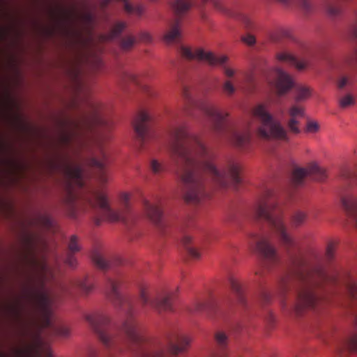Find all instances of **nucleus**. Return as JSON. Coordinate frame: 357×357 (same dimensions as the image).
I'll use <instances>...</instances> for the list:
<instances>
[{
  "label": "nucleus",
  "instance_id": "f257e3e1",
  "mask_svg": "<svg viewBox=\"0 0 357 357\" xmlns=\"http://www.w3.org/2000/svg\"><path fill=\"white\" fill-rule=\"evenodd\" d=\"M168 135L171 158L178 169L186 202L199 204L206 198L209 180L221 187L230 182L235 185L241 182L239 165L229 161L223 171L218 169L213 152L197 135L190 133L185 126H173Z\"/></svg>",
  "mask_w": 357,
  "mask_h": 357
},
{
  "label": "nucleus",
  "instance_id": "f03ea898",
  "mask_svg": "<svg viewBox=\"0 0 357 357\" xmlns=\"http://www.w3.org/2000/svg\"><path fill=\"white\" fill-rule=\"evenodd\" d=\"M291 266L280 277L276 294L282 298V307H287L284 297L296 283V298L289 310L299 316L307 309L314 308L319 296L317 290L326 285H340L353 299L357 298V277L348 272L339 273L328 271L320 264H314L301 256L291 257Z\"/></svg>",
  "mask_w": 357,
  "mask_h": 357
},
{
  "label": "nucleus",
  "instance_id": "7ed1b4c3",
  "mask_svg": "<svg viewBox=\"0 0 357 357\" xmlns=\"http://www.w3.org/2000/svg\"><path fill=\"white\" fill-rule=\"evenodd\" d=\"M121 284L119 278H108L105 287L107 296L125 314V320L120 331L110 324L109 317L102 312L84 315L91 329L108 348L115 347L121 340L119 337V333L130 342L139 343L142 341V336L134 319L136 312L134 304L129 298L121 294Z\"/></svg>",
  "mask_w": 357,
  "mask_h": 357
},
{
  "label": "nucleus",
  "instance_id": "20e7f679",
  "mask_svg": "<svg viewBox=\"0 0 357 357\" xmlns=\"http://www.w3.org/2000/svg\"><path fill=\"white\" fill-rule=\"evenodd\" d=\"M22 263L27 270L26 284L24 287V296L32 303L36 312L41 318L43 326H52V299L45 292L46 283L54 277V273L46 259H39L36 255L33 237L25 236L20 253Z\"/></svg>",
  "mask_w": 357,
  "mask_h": 357
},
{
  "label": "nucleus",
  "instance_id": "39448f33",
  "mask_svg": "<svg viewBox=\"0 0 357 357\" xmlns=\"http://www.w3.org/2000/svg\"><path fill=\"white\" fill-rule=\"evenodd\" d=\"M62 128L59 142L64 146L77 145L84 146L89 142L96 144L99 149V155L90 159V165L97 169L96 178L100 185L105 184L108 179L105 173L107 155L97 136L91 137L86 135V132L92 130L95 126L108 125L109 123L100 114V106L94 102L89 103V111L78 119L70 120Z\"/></svg>",
  "mask_w": 357,
  "mask_h": 357
},
{
  "label": "nucleus",
  "instance_id": "423d86ee",
  "mask_svg": "<svg viewBox=\"0 0 357 357\" xmlns=\"http://www.w3.org/2000/svg\"><path fill=\"white\" fill-rule=\"evenodd\" d=\"M182 96L184 100L183 111L186 115L193 116L190 109L197 108L208 119L211 129L215 133L225 136L239 149L245 150L249 147L252 137L250 125L243 129L234 128L227 121L229 116L227 112L218 110L206 100L195 101L186 87L183 89Z\"/></svg>",
  "mask_w": 357,
  "mask_h": 357
},
{
  "label": "nucleus",
  "instance_id": "0eeeda50",
  "mask_svg": "<svg viewBox=\"0 0 357 357\" xmlns=\"http://www.w3.org/2000/svg\"><path fill=\"white\" fill-rule=\"evenodd\" d=\"M130 195L122 192L119 198V208L113 209L107 195L100 189L93 190L87 197V202L93 209L94 224L100 225L102 221L121 222L128 229L131 228L137 220L136 215L130 207Z\"/></svg>",
  "mask_w": 357,
  "mask_h": 357
},
{
  "label": "nucleus",
  "instance_id": "6e6552de",
  "mask_svg": "<svg viewBox=\"0 0 357 357\" xmlns=\"http://www.w3.org/2000/svg\"><path fill=\"white\" fill-rule=\"evenodd\" d=\"M256 219L265 220L271 231L288 250L294 246V241L289 234L283 218V210L279 205L273 190L265 187L261 190L255 206Z\"/></svg>",
  "mask_w": 357,
  "mask_h": 357
},
{
  "label": "nucleus",
  "instance_id": "1a4fd4ad",
  "mask_svg": "<svg viewBox=\"0 0 357 357\" xmlns=\"http://www.w3.org/2000/svg\"><path fill=\"white\" fill-rule=\"evenodd\" d=\"M64 176V195L61 199V205L66 213L71 218H75L77 213V195L76 188L84 186L83 171L81 167L71 164L68 158L61 162Z\"/></svg>",
  "mask_w": 357,
  "mask_h": 357
},
{
  "label": "nucleus",
  "instance_id": "9d476101",
  "mask_svg": "<svg viewBox=\"0 0 357 357\" xmlns=\"http://www.w3.org/2000/svg\"><path fill=\"white\" fill-rule=\"evenodd\" d=\"M252 116L258 119L259 126L257 133L259 137L266 139H274L289 141L287 130L281 123L268 111L267 107L264 104L256 105L252 111Z\"/></svg>",
  "mask_w": 357,
  "mask_h": 357
},
{
  "label": "nucleus",
  "instance_id": "9b49d317",
  "mask_svg": "<svg viewBox=\"0 0 357 357\" xmlns=\"http://www.w3.org/2000/svg\"><path fill=\"white\" fill-rule=\"evenodd\" d=\"M191 340L176 331L169 332L163 342L156 346L151 352L143 357H172L185 351Z\"/></svg>",
  "mask_w": 357,
  "mask_h": 357
},
{
  "label": "nucleus",
  "instance_id": "f8f14e48",
  "mask_svg": "<svg viewBox=\"0 0 357 357\" xmlns=\"http://www.w3.org/2000/svg\"><path fill=\"white\" fill-rule=\"evenodd\" d=\"M171 6L176 18L169 22L168 29L164 35V41L167 44L177 43L181 37V17L188 13L192 6L191 0H171Z\"/></svg>",
  "mask_w": 357,
  "mask_h": 357
},
{
  "label": "nucleus",
  "instance_id": "ddd939ff",
  "mask_svg": "<svg viewBox=\"0 0 357 357\" xmlns=\"http://www.w3.org/2000/svg\"><path fill=\"white\" fill-rule=\"evenodd\" d=\"M180 54L188 60L205 61L211 66H222L224 74L229 78L233 77L235 75V70L224 64L227 62L228 58L226 56H217L211 52H204L202 49L192 50L185 47H180Z\"/></svg>",
  "mask_w": 357,
  "mask_h": 357
},
{
  "label": "nucleus",
  "instance_id": "4468645a",
  "mask_svg": "<svg viewBox=\"0 0 357 357\" xmlns=\"http://www.w3.org/2000/svg\"><path fill=\"white\" fill-rule=\"evenodd\" d=\"M345 177L347 188L340 194L341 203L357 227V174H347Z\"/></svg>",
  "mask_w": 357,
  "mask_h": 357
},
{
  "label": "nucleus",
  "instance_id": "2eb2a0df",
  "mask_svg": "<svg viewBox=\"0 0 357 357\" xmlns=\"http://www.w3.org/2000/svg\"><path fill=\"white\" fill-rule=\"evenodd\" d=\"M139 301L142 307H150L158 312L172 311V294H168L159 298L153 294L149 287H142L139 291Z\"/></svg>",
  "mask_w": 357,
  "mask_h": 357
},
{
  "label": "nucleus",
  "instance_id": "dca6fc26",
  "mask_svg": "<svg viewBox=\"0 0 357 357\" xmlns=\"http://www.w3.org/2000/svg\"><path fill=\"white\" fill-rule=\"evenodd\" d=\"M77 289L87 294L93 289V285L89 282L86 277L82 279L74 278L59 282L53 292L54 299L59 300L62 297L71 296Z\"/></svg>",
  "mask_w": 357,
  "mask_h": 357
},
{
  "label": "nucleus",
  "instance_id": "f3484780",
  "mask_svg": "<svg viewBox=\"0 0 357 357\" xmlns=\"http://www.w3.org/2000/svg\"><path fill=\"white\" fill-rule=\"evenodd\" d=\"M17 357H52V351L49 346L43 340L39 333L33 335L30 344L15 350Z\"/></svg>",
  "mask_w": 357,
  "mask_h": 357
},
{
  "label": "nucleus",
  "instance_id": "a211bd4d",
  "mask_svg": "<svg viewBox=\"0 0 357 357\" xmlns=\"http://www.w3.org/2000/svg\"><path fill=\"white\" fill-rule=\"evenodd\" d=\"M250 238V246L264 257L266 263L275 264L279 261L277 252L267 238L259 234H252Z\"/></svg>",
  "mask_w": 357,
  "mask_h": 357
},
{
  "label": "nucleus",
  "instance_id": "6ab92c4d",
  "mask_svg": "<svg viewBox=\"0 0 357 357\" xmlns=\"http://www.w3.org/2000/svg\"><path fill=\"white\" fill-rule=\"evenodd\" d=\"M307 176L318 181H322L326 178L325 169L317 163L311 162L305 168L298 167L294 169L291 176L294 185H301Z\"/></svg>",
  "mask_w": 357,
  "mask_h": 357
},
{
  "label": "nucleus",
  "instance_id": "aec40b11",
  "mask_svg": "<svg viewBox=\"0 0 357 357\" xmlns=\"http://www.w3.org/2000/svg\"><path fill=\"white\" fill-rule=\"evenodd\" d=\"M150 122L151 117L145 112H139L133 122L135 132L142 145L153 137Z\"/></svg>",
  "mask_w": 357,
  "mask_h": 357
},
{
  "label": "nucleus",
  "instance_id": "412c9836",
  "mask_svg": "<svg viewBox=\"0 0 357 357\" xmlns=\"http://www.w3.org/2000/svg\"><path fill=\"white\" fill-rule=\"evenodd\" d=\"M275 76V86L278 96H283L294 87V83L292 77L282 69L276 68Z\"/></svg>",
  "mask_w": 357,
  "mask_h": 357
},
{
  "label": "nucleus",
  "instance_id": "4be33fe9",
  "mask_svg": "<svg viewBox=\"0 0 357 357\" xmlns=\"http://www.w3.org/2000/svg\"><path fill=\"white\" fill-rule=\"evenodd\" d=\"M144 210L146 216L155 226L160 229L165 227V222L160 205L145 201Z\"/></svg>",
  "mask_w": 357,
  "mask_h": 357
},
{
  "label": "nucleus",
  "instance_id": "5701e85b",
  "mask_svg": "<svg viewBox=\"0 0 357 357\" xmlns=\"http://www.w3.org/2000/svg\"><path fill=\"white\" fill-rule=\"evenodd\" d=\"M289 119L287 121V127L290 132L294 134L301 132L298 128L300 119L304 117L305 111L303 107L297 105H292L288 110Z\"/></svg>",
  "mask_w": 357,
  "mask_h": 357
},
{
  "label": "nucleus",
  "instance_id": "b1692460",
  "mask_svg": "<svg viewBox=\"0 0 357 357\" xmlns=\"http://www.w3.org/2000/svg\"><path fill=\"white\" fill-rule=\"evenodd\" d=\"M337 351L342 357H347L348 353L357 351V333L340 340L337 346Z\"/></svg>",
  "mask_w": 357,
  "mask_h": 357
},
{
  "label": "nucleus",
  "instance_id": "393cba45",
  "mask_svg": "<svg viewBox=\"0 0 357 357\" xmlns=\"http://www.w3.org/2000/svg\"><path fill=\"white\" fill-rule=\"evenodd\" d=\"M277 59L294 66L298 70H303L307 66V63L305 61H301L293 54L285 52L278 53Z\"/></svg>",
  "mask_w": 357,
  "mask_h": 357
},
{
  "label": "nucleus",
  "instance_id": "a878e982",
  "mask_svg": "<svg viewBox=\"0 0 357 357\" xmlns=\"http://www.w3.org/2000/svg\"><path fill=\"white\" fill-rule=\"evenodd\" d=\"M214 338L215 344L220 351L218 354L214 355L213 357H228L227 353L225 351L228 344L227 335L222 331H218L215 333Z\"/></svg>",
  "mask_w": 357,
  "mask_h": 357
},
{
  "label": "nucleus",
  "instance_id": "bb28decb",
  "mask_svg": "<svg viewBox=\"0 0 357 357\" xmlns=\"http://www.w3.org/2000/svg\"><path fill=\"white\" fill-rule=\"evenodd\" d=\"M92 260L95 265L102 270H106L112 266V261L107 259L106 257L99 252L93 253Z\"/></svg>",
  "mask_w": 357,
  "mask_h": 357
},
{
  "label": "nucleus",
  "instance_id": "cd10ccee",
  "mask_svg": "<svg viewBox=\"0 0 357 357\" xmlns=\"http://www.w3.org/2000/svg\"><path fill=\"white\" fill-rule=\"evenodd\" d=\"M181 243L185 248L188 255L192 259H199L200 257L199 252L192 245V238L188 235L183 236Z\"/></svg>",
  "mask_w": 357,
  "mask_h": 357
},
{
  "label": "nucleus",
  "instance_id": "c85d7f7f",
  "mask_svg": "<svg viewBox=\"0 0 357 357\" xmlns=\"http://www.w3.org/2000/svg\"><path fill=\"white\" fill-rule=\"evenodd\" d=\"M229 281L231 289L232 291L234 293L238 302L241 304H244L245 298L243 296V291L240 282L233 277H231Z\"/></svg>",
  "mask_w": 357,
  "mask_h": 357
},
{
  "label": "nucleus",
  "instance_id": "c756f323",
  "mask_svg": "<svg viewBox=\"0 0 357 357\" xmlns=\"http://www.w3.org/2000/svg\"><path fill=\"white\" fill-rule=\"evenodd\" d=\"M214 307L211 301H196L190 308V311L194 313L208 312Z\"/></svg>",
  "mask_w": 357,
  "mask_h": 357
},
{
  "label": "nucleus",
  "instance_id": "7c9ffc66",
  "mask_svg": "<svg viewBox=\"0 0 357 357\" xmlns=\"http://www.w3.org/2000/svg\"><path fill=\"white\" fill-rule=\"evenodd\" d=\"M306 220L307 213L301 211H295L290 218L291 226L294 227L301 226Z\"/></svg>",
  "mask_w": 357,
  "mask_h": 357
},
{
  "label": "nucleus",
  "instance_id": "2f4dec72",
  "mask_svg": "<svg viewBox=\"0 0 357 357\" xmlns=\"http://www.w3.org/2000/svg\"><path fill=\"white\" fill-rule=\"evenodd\" d=\"M325 8L328 14L331 17H336L341 12L339 3L336 0H327L325 3Z\"/></svg>",
  "mask_w": 357,
  "mask_h": 357
},
{
  "label": "nucleus",
  "instance_id": "473e14b6",
  "mask_svg": "<svg viewBox=\"0 0 357 357\" xmlns=\"http://www.w3.org/2000/svg\"><path fill=\"white\" fill-rule=\"evenodd\" d=\"M126 23L123 22H119L114 24L111 33L106 36L107 40H112L119 36L123 30L126 28Z\"/></svg>",
  "mask_w": 357,
  "mask_h": 357
},
{
  "label": "nucleus",
  "instance_id": "72a5a7b5",
  "mask_svg": "<svg viewBox=\"0 0 357 357\" xmlns=\"http://www.w3.org/2000/svg\"><path fill=\"white\" fill-rule=\"evenodd\" d=\"M136 43V38L131 35L121 38L120 47L123 50L128 51L132 49Z\"/></svg>",
  "mask_w": 357,
  "mask_h": 357
},
{
  "label": "nucleus",
  "instance_id": "f704fd0d",
  "mask_svg": "<svg viewBox=\"0 0 357 357\" xmlns=\"http://www.w3.org/2000/svg\"><path fill=\"white\" fill-rule=\"evenodd\" d=\"M254 79L255 78L252 75L247 74L242 82H238V86L244 91H251L252 90Z\"/></svg>",
  "mask_w": 357,
  "mask_h": 357
},
{
  "label": "nucleus",
  "instance_id": "c9c22d12",
  "mask_svg": "<svg viewBox=\"0 0 357 357\" xmlns=\"http://www.w3.org/2000/svg\"><path fill=\"white\" fill-rule=\"evenodd\" d=\"M310 96V91L305 86H298L296 88V102H300L306 100Z\"/></svg>",
  "mask_w": 357,
  "mask_h": 357
},
{
  "label": "nucleus",
  "instance_id": "e433bc0d",
  "mask_svg": "<svg viewBox=\"0 0 357 357\" xmlns=\"http://www.w3.org/2000/svg\"><path fill=\"white\" fill-rule=\"evenodd\" d=\"M38 223L44 228L50 229L54 226L52 218L47 214H42L38 217Z\"/></svg>",
  "mask_w": 357,
  "mask_h": 357
},
{
  "label": "nucleus",
  "instance_id": "4c0bfd02",
  "mask_svg": "<svg viewBox=\"0 0 357 357\" xmlns=\"http://www.w3.org/2000/svg\"><path fill=\"white\" fill-rule=\"evenodd\" d=\"M150 169L153 174H158L164 171L165 167L156 159H152L150 162Z\"/></svg>",
  "mask_w": 357,
  "mask_h": 357
},
{
  "label": "nucleus",
  "instance_id": "58836bf2",
  "mask_svg": "<svg viewBox=\"0 0 357 357\" xmlns=\"http://www.w3.org/2000/svg\"><path fill=\"white\" fill-rule=\"evenodd\" d=\"M223 92L228 96H232L236 91V87L230 80H226L222 84Z\"/></svg>",
  "mask_w": 357,
  "mask_h": 357
},
{
  "label": "nucleus",
  "instance_id": "ea45409f",
  "mask_svg": "<svg viewBox=\"0 0 357 357\" xmlns=\"http://www.w3.org/2000/svg\"><path fill=\"white\" fill-rule=\"evenodd\" d=\"M339 104H340V106L342 108H346L350 105H352L354 104V97L350 94H347V95L342 97L339 100Z\"/></svg>",
  "mask_w": 357,
  "mask_h": 357
},
{
  "label": "nucleus",
  "instance_id": "a19ab883",
  "mask_svg": "<svg viewBox=\"0 0 357 357\" xmlns=\"http://www.w3.org/2000/svg\"><path fill=\"white\" fill-rule=\"evenodd\" d=\"M79 246L77 243V238L76 236H72L68 244V253H74L79 250Z\"/></svg>",
  "mask_w": 357,
  "mask_h": 357
},
{
  "label": "nucleus",
  "instance_id": "79ce46f5",
  "mask_svg": "<svg viewBox=\"0 0 357 357\" xmlns=\"http://www.w3.org/2000/svg\"><path fill=\"white\" fill-rule=\"evenodd\" d=\"M54 333L59 336L66 337L70 335L69 329L65 326H59L54 328Z\"/></svg>",
  "mask_w": 357,
  "mask_h": 357
},
{
  "label": "nucleus",
  "instance_id": "37998d69",
  "mask_svg": "<svg viewBox=\"0 0 357 357\" xmlns=\"http://www.w3.org/2000/svg\"><path fill=\"white\" fill-rule=\"evenodd\" d=\"M81 18L87 26H91L94 22L93 15L89 11H86L81 15Z\"/></svg>",
  "mask_w": 357,
  "mask_h": 357
},
{
  "label": "nucleus",
  "instance_id": "c03bdc74",
  "mask_svg": "<svg viewBox=\"0 0 357 357\" xmlns=\"http://www.w3.org/2000/svg\"><path fill=\"white\" fill-rule=\"evenodd\" d=\"M335 244L334 242L328 243L326 248V258L328 260H331L334 256Z\"/></svg>",
  "mask_w": 357,
  "mask_h": 357
},
{
  "label": "nucleus",
  "instance_id": "a18cd8bd",
  "mask_svg": "<svg viewBox=\"0 0 357 357\" xmlns=\"http://www.w3.org/2000/svg\"><path fill=\"white\" fill-rule=\"evenodd\" d=\"M65 263L70 268H75L77 265V259L73 253H68Z\"/></svg>",
  "mask_w": 357,
  "mask_h": 357
},
{
  "label": "nucleus",
  "instance_id": "49530a36",
  "mask_svg": "<svg viewBox=\"0 0 357 357\" xmlns=\"http://www.w3.org/2000/svg\"><path fill=\"white\" fill-rule=\"evenodd\" d=\"M319 124L315 121H308L306 126V132H317L319 130Z\"/></svg>",
  "mask_w": 357,
  "mask_h": 357
},
{
  "label": "nucleus",
  "instance_id": "de8ad7c7",
  "mask_svg": "<svg viewBox=\"0 0 357 357\" xmlns=\"http://www.w3.org/2000/svg\"><path fill=\"white\" fill-rule=\"evenodd\" d=\"M241 20L247 29H252L254 26L252 20L247 15H241Z\"/></svg>",
  "mask_w": 357,
  "mask_h": 357
},
{
  "label": "nucleus",
  "instance_id": "09e8293b",
  "mask_svg": "<svg viewBox=\"0 0 357 357\" xmlns=\"http://www.w3.org/2000/svg\"><path fill=\"white\" fill-rule=\"evenodd\" d=\"M242 40L248 45H252L256 42L255 36L251 34H247L246 36H243Z\"/></svg>",
  "mask_w": 357,
  "mask_h": 357
},
{
  "label": "nucleus",
  "instance_id": "8fccbe9b",
  "mask_svg": "<svg viewBox=\"0 0 357 357\" xmlns=\"http://www.w3.org/2000/svg\"><path fill=\"white\" fill-rule=\"evenodd\" d=\"M349 37L351 39L357 40V24L354 26L349 32ZM355 57L357 59V49L355 50Z\"/></svg>",
  "mask_w": 357,
  "mask_h": 357
},
{
  "label": "nucleus",
  "instance_id": "3c124183",
  "mask_svg": "<svg viewBox=\"0 0 357 357\" xmlns=\"http://www.w3.org/2000/svg\"><path fill=\"white\" fill-rule=\"evenodd\" d=\"M139 40L143 42H150L151 40V37L150 34L147 32H142L139 35Z\"/></svg>",
  "mask_w": 357,
  "mask_h": 357
},
{
  "label": "nucleus",
  "instance_id": "603ef678",
  "mask_svg": "<svg viewBox=\"0 0 357 357\" xmlns=\"http://www.w3.org/2000/svg\"><path fill=\"white\" fill-rule=\"evenodd\" d=\"M348 83V79L347 77H342L338 82V87L340 89H342Z\"/></svg>",
  "mask_w": 357,
  "mask_h": 357
},
{
  "label": "nucleus",
  "instance_id": "864d4df0",
  "mask_svg": "<svg viewBox=\"0 0 357 357\" xmlns=\"http://www.w3.org/2000/svg\"><path fill=\"white\" fill-rule=\"evenodd\" d=\"M125 76L128 81L133 82L137 84L138 83L137 77L135 75L126 74Z\"/></svg>",
  "mask_w": 357,
  "mask_h": 357
},
{
  "label": "nucleus",
  "instance_id": "5fc2aeb1",
  "mask_svg": "<svg viewBox=\"0 0 357 357\" xmlns=\"http://www.w3.org/2000/svg\"><path fill=\"white\" fill-rule=\"evenodd\" d=\"M113 0H101L100 1V7L102 9H105L107 6L112 2Z\"/></svg>",
  "mask_w": 357,
  "mask_h": 357
},
{
  "label": "nucleus",
  "instance_id": "6e6d98bb",
  "mask_svg": "<svg viewBox=\"0 0 357 357\" xmlns=\"http://www.w3.org/2000/svg\"><path fill=\"white\" fill-rule=\"evenodd\" d=\"M102 61L99 59H96L93 68L96 70H98L102 67Z\"/></svg>",
  "mask_w": 357,
  "mask_h": 357
},
{
  "label": "nucleus",
  "instance_id": "4d7b16f0",
  "mask_svg": "<svg viewBox=\"0 0 357 357\" xmlns=\"http://www.w3.org/2000/svg\"><path fill=\"white\" fill-rule=\"evenodd\" d=\"M352 314L354 321L357 324V307L353 310Z\"/></svg>",
  "mask_w": 357,
  "mask_h": 357
},
{
  "label": "nucleus",
  "instance_id": "13d9d810",
  "mask_svg": "<svg viewBox=\"0 0 357 357\" xmlns=\"http://www.w3.org/2000/svg\"><path fill=\"white\" fill-rule=\"evenodd\" d=\"M264 299L266 302H268L270 299V295L268 293H264Z\"/></svg>",
  "mask_w": 357,
  "mask_h": 357
},
{
  "label": "nucleus",
  "instance_id": "bf43d9fd",
  "mask_svg": "<svg viewBox=\"0 0 357 357\" xmlns=\"http://www.w3.org/2000/svg\"><path fill=\"white\" fill-rule=\"evenodd\" d=\"M96 353L95 351H91L89 354V357H96Z\"/></svg>",
  "mask_w": 357,
  "mask_h": 357
},
{
  "label": "nucleus",
  "instance_id": "052dcab7",
  "mask_svg": "<svg viewBox=\"0 0 357 357\" xmlns=\"http://www.w3.org/2000/svg\"><path fill=\"white\" fill-rule=\"evenodd\" d=\"M0 357H8L5 354L0 351Z\"/></svg>",
  "mask_w": 357,
  "mask_h": 357
},
{
  "label": "nucleus",
  "instance_id": "680f3d73",
  "mask_svg": "<svg viewBox=\"0 0 357 357\" xmlns=\"http://www.w3.org/2000/svg\"><path fill=\"white\" fill-rule=\"evenodd\" d=\"M77 82H78V84H77L79 85V88L82 87V86L81 81L78 80V81H77Z\"/></svg>",
  "mask_w": 357,
  "mask_h": 357
},
{
  "label": "nucleus",
  "instance_id": "e2e57ef3",
  "mask_svg": "<svg viewBox=\"0 0 357 357\" xmlns=\"http://www.w3.org/2000/svg\"><path fill=\"white\" fill-rule=\"evenodd\" d=\"M214 5L216 8H220L219 6L218 5V3L216 2H214Z\"/></svg>",
  "mask_w": 357,
  "mask_h": 357
},
{
  "label": "nucleus",
  "instance_id": "0e129e2a",
  "mask_svg": "<svg viewBox=\"0 0 357 357\" xmlns=\"http://www.w3.org/2000/svg\"><path fill=\"white\" fill-rule=\"evenodd\" d=\"M15 311H16V313H17V314H18L20 313V311H19V310H17V309H15Z\"/></svg>",
  "mask_w": 357,
  "mask_h": 357
}]
</instances>
